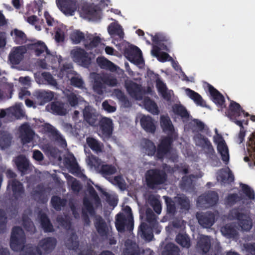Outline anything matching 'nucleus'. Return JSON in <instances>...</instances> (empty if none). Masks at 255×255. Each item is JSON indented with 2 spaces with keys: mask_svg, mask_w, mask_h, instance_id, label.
I'll list each match as a JSON object with an SVG mask.
<instances>
[{
  "mask_svg": "<svg viewBox=\"0 0 255 255\" xmlns=\"http://www.w3.org/2000/svg\"><path fill=\"white\" fill-rule=\"evenodd\" d=\"M25 238L22 230L19 227L13 229L10 247L15 252L20 251V255H42V253H49L55 248L57 241L54 238H47L41 240L37 248L30 245L23 246Z\"/></svg>",
  "mask_w": 255,
  "mask_h": 255,
  "instance_id": "obj_1",
  "label": "nucleus"
},
{
  "mask_svg": "<svg viewBox=\"0 0 255 255\" xmlns=\"http://www.w3.org/2000/svg\"><path fill=\"white\" fill-rule=\"evenodd\" d=\"M56 0L59 9L66 15H73L77 8L81 17L88 20L100 16V9L93 4L81 0Z\"/></svg>",
  "mask_w": 255,
  "mask_h": 255,
  "instance_id": "obj_2",
  "label": "nucleus"
},
{
  "mask_svg": "<svg viewBox=\"0 0 255 255\" xmlns=\"http://www.w3.org/2000/svg\"><path fill=\"white\" fill-rule=\"evenodd\" d=\"M230 218H237L238 220V226H236L234 224H228L221 228V232L222 235L227 238L234 237L237 235L240 229L243 231H248L252 228L253 223L251 218L247 215L240 213L237 209L231 211Z\"/></svg>",
  "mask_w": 255,
  "mask_h": 255,
  "instance_id": "obj_3",
  "label": "nucleus"
},
{
  "mask_svg": "<svg viewBox=\"0 0 255 255\" xmlns=\"http://www.w3.org/2000/svg\"><path fill=\"white\" fill-rule=\"evenodd\" d=\"M160 124L163 131L168 134L169 137L162 139L157 149V157L161 158L163 156L169 157L170 153V145L171 138H175L177 136L175 129L171 121L168 117L162 116L160 118Z\"/></svg>",
  "mask_w": 255,
  "mask_h": 255,
  "instance_id": "obj_4",
  "label": "nucleus"
},
{
  "mask_svg": "<svg viewBox=\"0 0 255 255\" xmlns=\"http://www.w3.org/2000/svg\"><path fill=\"white\" fill-rule=\"evenodd\" d=\"M67 100L69 105L71 107H74L78 103L83 102L85 109L83 111V116L85 121L90 125H94L98 121L97 115L95 110L91 107L87 106V103L80 96H77L74 93L67 94Z\"/></svg>",
  "mask_w": 255,
  "mask_h": 255,
  "instance_id": "obj_5",
  "label": "nucleus"
},
{
  "mask_svg": "<svg viewBox=\"0 0 255 255\" xmlns=\"http://www.w3.org/2000/svg\"><path fill=\"white\" fill-rule=\"evenodd\" d=\"M91 77L94 79L93 90L99 95L103 94L105 91L106 87L104 84L112 87L116 86L118 84L117 79L111 75L93 73Z\"/></svg>",
  "mask_w": 255,
  "mask_h": 255,
  "instance_id": "obj_6",
  "label": "nucleus"
},
{
  "mask_svg": "<svg viewBox=\"0 0 255 255\" xmlns=\"http://www.w3.org/2000/svg\"><path fill=\"white\" fill-rule=\"evenodd\" d=\"M198 246L207 255H220V249L218 242L208 236H201Z\"/></svg>",
  "mask_w": 255,
  "mask_h": 255,
  "instance_id": "obj_7",
  "label": "nucleus"
},
{
  "mask_svg": "<svg viewBox=\"0 0 255 255\" xmlns=\"http://www.w3.org/2000/svg\"><path fill=\"white\" fill-rule=\"evenodd\" d=\"M58 76L61 78L65 76V79H70L71 84L72 85L79 88H84V83L83 80L80 76L75 74L72 66L70 64L63 65L60 69Z\"/></svg>",
  "mask_w": 255,
  "mask_h": 255,
  "instance_id": "obj_8",
  "label": "nucleus"
},
{
  "mask_svg": "<svg viewBox=\"0 0 255 255\" xmlns=\"http://www.w3.org/2000/svg\"><path fill=\"white\" fill-rule=\"evenodd\" d=\"M124 212L126 214V215H124L123 214H119L117 215L116 226L120 232L123 231L126 228L130 230L133 226L131 209L128 206H126L124 208Z\"/></svg>",
  "mask_w": 255,
  "mask_h": 255,
  "instance_id": "obj_9",
  "label": "nucleus"
},
{
  "mask_svg": "<svg viewBox=\"0 0 255 255\" xmlns=\"http://www.w3.org/2000/svg\"><path fill=\"white\" fill-rule=\"evenodd\" d=\"M167 205V212L169 213H174L175 211V204L180 206L182 209L187 210L189 208V200L184 195H180L175 198L174 201H172L166 196L163 197Z\"/></svg>",
  "mask_w": 255,
  "mask_h": 255,
  "instance_id": "obj_10",
  "label": "nucleus"
},
{
  "mask_svg": "<svg viewBox=\"0 0 255 255\" xmlns=\"http://www.w3.org/2000/svg\"><path fill=\"white\" fill-rule=\"evenodd\" d=\"M70 56L78 64L86 67L91 61V57L85 50L79 47H75L71 50Z\"/></svg>",
  "mask_w": 255,
  "mask_h": 255,
  "instance_id": "obj_11",
  "label": "nucleus"
},
{
  "mask_svg": "<svg viewBox=\"0 0 255 255\" xmlns=\"http://www.w3.org/2000/svg\"><path fill=\"white\" fill-rule=\"evenodd\" d=\"M146 179L148 186L151 188H154L157 185L164 182L165 173L158 170H150L146 173Z\"/></svg>",
  "mask_w": 255,
  "mask_h": 255,
  "instance_id": "obj_12",
  "label": "nucleus"
},
{
  "mask_svg": "<svg viewBox=\"0 0 255 255\" xmlns=\"http://www.w3.org/2000/svg\"><path fill=\"white\" fill-rule=\"evenodd\" d=\"M214 142L217 145L218 153L220 154L222 160L225 164L229 162L230 156L228 146L221 134L213 136Z\"/></svg>",
  "mask_w": 255,
  "mask_h": 255,
  "instance_id": "obj_13",
  "label": "nucleus"
},
{
  "mask_svg": "<svg viewBox=\"0 0 255 255\" xmlns=\"http://www.w3.org/2000/svg\"><path fill=\"white\" fill-rule=\"evenodd\" d=\"M124 55L129 61L134 64L139 65L143 62L141 51L136 46H128L126 48Z\"/></svg>",
  "mask_w": 255,
  "mask_h": 255,
  "instance_id": "obj_14",
  "label": "nucleus"
},
{
  "mask_svg": "<svg viewBox=\"0 0 255 255\" xmlns=\"http://www.w3.org/2000/svg\"><path fill=\"white\" fill-rule=\"evenodd\" d=\"M26 51L27 49L25 46L13 47L8 56L10 63L12 65L19 64L23 59Z\"/></svg>",
  "mask_w": 255,
  "mask_h": 255,
  "instance_id": "obj_15",
  "label": "nucleus"
},
{
  "mask_svg": "<svg viewBox=\"0 0 255 255\" xmlns=\"http://www.w3.org/2000/svg\"><path fill=\"white\" fill-rule=\"evenodd\" d=\"M6 176L9 178H13L15 177V174L11 170L8 169L6 172ZM7 188L9 190H11L14 196L18 198L21 194L23 193V188L22 184L17 180L11 179L9 181Z\"/></svg>",
  "mask_w": 255,
  "mask_h": 255,
  "instance_id": "obj_16",
  "label": "nucleus"
},
{
  "mask_svg": "<svg viewBox=\"0 0 255 255\" xmlns=\"http://www.w3.org/2000/svg\"><path fill=\"white\" fill-rule=\"evenodd\" d=\"M151 78L155 81L157 89L162 97L165 100L169 101L173 95L172 91L167 90L165 84L160 79L157 75L151 73Z\"/></svg>",
  "mask_w": 255,
  "mask_h": 255,
  "instance_id": "obj_17",
  "label": "nucleus"
},
{
  "mask_svg": "<svg viewBox=\"0 0 255 255\" xmlns=\"http://www.w3.org/2000/svg\"><path fill=\"white\" fill-rule=\"evenodd\" d=\"M218 200L216 193L211 192L207 195L200 196L197 200V205L201 207H209L215 204Z\"/></svg>",
  "mask_w": 255,
  "mask_h": 255,
  "instance_id": "obj_18",
  "label": "nucleus"
},
{
  "mask_svg": "<svg viewBox=\"0 0 255 255\" xmlns=\"http://www.w3.org/2000/svg\"><path fill=\"white\" fill-rule=\"evenodd\" d=\"M125 87L131 97L136 100L141 99L143 92L139 85L130 80H127L125 82Z\"/></svg>",
  "mask_w": 255,
  "mask_h": 255,
  "instance_id": "obj_19",
  "label": "nucleus"
},
{
  "mask_svg": "<svg viewBox=\"0 0 255 255\" xmlns=\"http://www.w3.org/2000/svg\"><path fill=\"white\" fill-rule=\"evenodd\" d=\"M47 111L59 115H65L69 110V106L67 104L59 102H53L46 107Z\"/></svg>",
  "mask_w": 255,
  "mask_h": 255,
  "instance_id": "obj_20",
  "label": "nucleus"
},
{
  "mask_svg": "<svg viewBox=\"0 0 255 255\" xmlns=\"http://www.w3.org/2000/svg\"><path fill=\"white\" fill-rule=\"evenodd\" d=\"M97 63L101 68L109 70L111 72H117L119 73H121L123 72L119 67L104 57L97 58Z\"/></svg>",
  "mask_w": 255,
  "mask_h": 255,
  "instance_id": "obj_21",
  "label": "nucleus"
},
{
  "mask_svg": "<svg viewBox=\"0 0 255 255\" xmlns=\"http://www.w3.org/2000/svg\"><path fill=\"white\" fill-rule=\"evenodd\" d=\"M29 48L33 49L35 51L36 55L43 56L47 59H50L52 55L48 50L45 44L41 41L31 44L29 45Z\"/></svg>",
  "mask_w": 255,
  "mask_h": 255,
  "instance_id": "obj_22",
  "label": "nucleus"
},
{
  "mask_svg": "<svg viewBox=\"0 0 255 255\" xmlns=\"http://www.w3.org/2000/svg\"><path fill=\"white\" fill-rule=\"evenodd\" d=\"M196 217L199 223L204 228H209L214 223L215 216L210 212L197 213Z\"/></svg>",
  "mask_w": 255,
  "mask_h": 255,
  "instance_id": "obj_23",
  "label": "nucleus"
},
{
  "mask_svg": "<svg viewBox=\"0 0 255 255\" xmlns=\"http://www.w3.org/2000/svg\"><path fill=\"white\" fill-rule=\"evenodd\" d=\"M102 137L104 138L109 137L112 133L113 123L110 119L103 118L100 122Z\"/></svg>",
  "mask_w": 255,
  "mask_h": 255,
  "instance_id": "obj_24",
  "label": "nucleus"
},
{
  "mask_svg": "<svg viewBox=\"0 0 255 255\" xmlns=\"http://www.w3.org/2000/svg\"><path fill=\"white\" fill-rule=\"evenodd\" d=\"M33 135V131L27 124H23L19 128V136L23 144L29 142Z\"/></svg>",
  "mask_w": 255,
  "mask_h": 255,
  "instance_id": "obj_25",
  "label": "nucleus"
},
{
  "mask_svg": "<svg viewBox=\"0 0 255 255\" xmlns=\"http://www.w3.org/2000/svg\"><path fill=\"white\" fill-rule=\"evenodd\" d=\"M241 190L240 194L242 195L241 200H243L244 203L248 204L247 200H254L255 194L254 190L246 184H241Z\"/></svg>",
  "mask_w": 255,
  "mask_h": 255,
  "instance_id": "obj_26",
  "label": "nucleus"
},
{
  "mask_svg": "<svg viewBox=\"0 0 255 255\" xmlns=\"http://www.w3.org/2000/svg\"><path fill=\"white\" fill-rule=\"evenodd\" d=\"M140 122L141 126L146 131L153 133L155 131V123L150 116H142Z\"/></svg>",
  "mask_w": 255,
  "mask_h": 255,
  "instance_id": "obj_27",
  "label": "nucleus"
},
{
  "mask_svg": "<svg viewBox=\"0 0 255 255\" xmlns=\"http://www.w3.org/2000/svg\"><path fill=\"white\" fill-rule=\"evenodd\" d=\"M194 140L197 145L203 147L206 152L212 153L214 151L210 141L200 134H197L195 136Z\"/></svg>",
  "mask_w": 255,
  "mask_h": 255,
  "instance_id": "obj_28",
  "label": "nucleus"
},
{
  "mask_svg": "<svg viewBox=\"0 0 255 255\" xmlns=\"http://www.w3.org/2000/svg\"><path fill=\"white\" fill-rule=\"evenodd\" d=\"M37 102L40 105L51 100L54 97V93L51 91H39L35 93Z\"/></svg>",
  "mask_w": 255,
  "mask_h": 255,
  "instance_id": "obj_29",
  "label": "nucleus"
},
{
  "mask_svg": "<svg viewBox=\"0 0 255 255\" xmlns=\"http://www.w3.org/2000/svg\"><path fill=\"white\" fill-rule=\"evenodd\" d=\"M64 162L66 167L73 174H78L80 172L79 167L74 155L69 154L65 158Z\"/></svg>",
  "mask_w": 255,
  "mask_h": 255,
  "instance_id": "obj_30",
  "label": "nucleus"
},
{
  "mask_svg": "<svg viewBox=\"0 0 255 255\" xmlns=\"http://www.w3.org/2000/svg\"><path fill=\"white\" fill-rule=\"evenodd\" d=\"M217 179L221 183H226L233 181L234 180V176L231 172L230 169L227 167L220 170L218 173Z\"/></svg>",
  "mask_w": 255,
  "mask_h": 255,
  "instance_id": "obj_31",
  "label": "nucleus"
},
{
  "mask_svg": "<svg viewBox=\"0 0 255 255\" xmlns=\"http://www.w3.org/2000/svg\"><path fill=\"white\" fill-rule=\"evenodd\" d=\"M185 92L186 95L192 99L197 105L201 107L206 106L205 102L198 93L189 88L185 89Z\"/></svg>",
  "mask_w": 255,
  "mask_h": 255,
  "instance_id": "obj_32",
  "label": "nucleus"
},
{
  "mask_svg": "<svg viewBox=\"0 0 255 255\" xmlns=\"http://www.w3.org/2000/svg\"><path fill=\"white\" fill-rule=\"evenodd\" d=\"M86 163L91 170L97 172H99L103 164L100 159L93 155L88 156L86 159Z\"/></svg>",
  "mask_w": 255,
  "mask_h": 255,
  "instance_id": "obj_33",
  "label": "nucleus"
},
{
  "mask_svg": "<svg viewBox=\"0 0 255 255\" xmlns=\"http://www.w3.org/2000/svg\"><path fill=\"white\" fill-rule=\"evenodd\" d=\"M15 163L18 169L22 174H25L29 168V164L28 160L25 157L20 155L15 159Z\"/></svg>",
  "mask_w": 255,
  "mask_h": 255,
  "instance_id": "obj_34",
  "label": "nucleus"
},
{
  "mask_svg": "<svg viewBox=\"0 0 255 255\" xmlns=\"http://www.w3.org/2000/svg\"><path fill=\"white\" fill-rule=\"evenodd\" d=\"M10 35L16 44H22L26 40L25 34L22 31L17 28L11 30Z\"/></svg>",
  "mask_w": 255,
  "mask_h": 255,
  "instance_id": "obj_35",
  "label": "nucleus"
},
{
  "mask_svg": "<svg viewBox=\"0 0 255 255\" xmlns=\"http://www.w3.org/2000/svg\"><path fill=\"white\" fill-rule=\"evenodd\" d=\"M248 146L250 157H245L244 160L247 162L250 160H252L254 161L255 164V133L253 134L252 136L250 138L249 141L248 142Z\"/></svg>",
  "mask_w": 255,
  "mask_h": 255,
  "instance_id": "obj_36",
  "label": "nucleus"
},
{
  "mask_svg": "<svg viewBox=\"0 0 255 255\" xmlns=\"http://www.w3.org/2000/svg\"><path fill=\"white\" fill-rule=\"evenodd\" d=\"M142 151L149 156L153 155L156 151L154 143L147 139H144L141 142Z\"/></svg>",
  "mask_w": 255,
  "mask_h": 255,
  "instance_id": "obj_37",
  "label": "nucleus"
},
{
  "mask_svg": "<svg viewBox=\"0 0 255 255\" xmlns=\"http://www.w3.org/2000/svg\"><path fill=\"white\" fill-rule=\"evenodd\" d=\"M86 143L88 146L96 153L102 151L103 144L95 138L92 137H87Z\"/></svg>",
  "mask_w": 255,
  "mask_h": 255,
  "instance_id": "obj_38",
  "label": "nucleus"
},
{
  "mask_svg": "<svg viewBox=\"0 0 255 255\" xmlns=\"http://www.w3.org/2000/svg\"><path fill=\"white\" fill-rule=\"evenodd\" d=\"M151 53L152 56L156 57L161 62L172 60L171 57L167 53L159 51L157 46H153Z\"/></svg>",
  "mask_w": 255,
  "mask_h": 255,
  "instance_id": "obj_39",
  "label": "nucleus"
},
{
  "mask_svg": "<svg viewBox=\"0 0 255 255\" xmlns=\"http://www.w3.org/2000/svg\"><path fill=\"white\" fill-rule=\"evenodd\" d=\"M108 31L111 36L118 35L120 38H123L124 32L120 25L117 23H112L108 27Z\"/></svg>",
  "mask_w": 255,
  "mask_h": 255,
  "instance_id": "obj_40",
  "label": "nucleus"
},
{
  "mask_svg": "<svg viewBox=\"0 0 255 255\" xmlns=\"http://www.w3.org/2000/svg\"><path fill=\"white\" fill-rule=\"evenodd\" d=\"M95 224L98 232L102 235L106 234L109 231L108 225L100 217H96Z\"/></svg>",
  "mask_w": 255,
  "mask_h": 255,
  "instance_id": "obj_41",
  "label": "nucleus"
},
{
  "mask_svg": "<svg viewBox=\"0 0 255 255\" xmlns=\"http://www.w3.org/2000/svg\"><path fill=\"white\" fill-rule=\"evenodd\" d=\"M117 172L116 168L112 165L103 164L98 172L102 174V175L108 180L109 178H111L110 175L115 174Z\"/></svg>",
  "mask_w": 255,
  "mask_h": 255,
  "instance_id": "obj_42",
  "label": "nucleus"
},
{
  "mask_svg": "<svg viewBox=\"0 0 255 255\" xmlns=\"http://www.w3.org/2000/svg\"><path fill=\"white\" fill-rule=\"evenodd\" d=\"M209 90L213 102L217 105L222 106L224 102L223 96L213 87L210 86Z\"/></svg>",
  "mask_w": 255,
  "mask_h": 255,
  "instance_id": "obj_43",
  "label": "nucleus"
},
{
  "mask_svg": "<svg viewBox=\"0 0 255 255\" xmlns=\"http://www.w3.org/2000/svg\"><path fill=\"white\" fill-rule=\"evenodd\" d=\"M21 104H16L13 107L7 109V113L11 114L17 119H19L24 116V112L21 109Z\"/></svg>",
  "mask_w": 255,
  "mask_h": 255,
  "instance_id": "obj_44",
  "label": "nucleus"
},
{
  "mask_svg": "<svg viewBox=\"0 0 255 255\" xmlns=\"http://www.w3.org/2000/svg\"><path fill=\"white\" fill-rule=\"evenodd\" d=\"M143 104L145 108L153 114H158L159 110L156 104L148 98L144 99Z\"/></svg>",
  "mask_w": 255,
  "mask_h": 255,
  "instance_id": "obj_45",
  "label": "nucleus"
},
{
  "mask_svg": "<svg viewBox=\"0 0 255 255\" xmlns=\"http://www.w3.org/2000/svg\"><path fill=\"white\" fill-rule=\"evenodd\" d=\"M100 42V38L98 36H94L91 34H86V43L85 46L88 49H92L96 47Z\"/></svg>",
  "mask_w": 255,
  "mask_h": 255,
  "instance_id": "obj_46",
  "label": "nucleus"
},
{
  "mask_svg": "<svg viewBox=\"0 0 255 255\" xmlns=\"http://www.w3.org/2000/svg\"><path fill=\"white\" fill-rule=\"evenodd\" d=\"M86 35L79 30H74L70 35V39L73 43L78 44L82 41L86 43Z\"/></svg>",
  "mask_w": 255,
  "mask_h": 255,
  "instance_id": "obj_47",
  "label": "nucleus"
},
{
  "mask_svg": "<svg viewBox=\"0 0 255 255\" xmlns=\"http://www.w3.org/2000/svg\"><path fill=\"white\" fill-rule=\"evenodd\" d=\"M42 228L45 232L53 231V227L44 213H40L38 215Z\"/></svg>",
  "mask_w": 255,
  "mask_h": 255,
  "instance_id": "obj_48",
  "label": "nucleus"
},
{
  "mask_svg": "<svg viewBox=\"0 0 255 255\" xmlns=\"http://www.w3.org/2000/svg\"><path fill=\"white\" fill-rule=\"evenodd\" d=\"M172 111L176 115H179L182 118H186L188 116V113L185 108L180 104H176L172 107Z\"/></svg>",
  "mask_w": 255,
  "mask_h": 255,
  "instance_id": "obj_49",
  "label": "nucleus"
},
{
  "mask_svg": "<svg viewBox=\"0 0 255 255\" xmlns=\"http://www.w3.org/2000/svg\"><path fill=\"white\" fill-rule=\"evenodd\" d=\"M159 196L154 195H151L149 197L150 204L155 212L158 214H159L161 211V205L159 200Z\"/></svg>",
  "mask_w": 255,
  "mask_h": 255,
  "instance_id": "obj_50",
  "label": "nucleus"
},
{
  "mask_svg": "<svg viewBox=\"0 0 255 255\" xmlns=\"http://www.w3.org/2000/svg\"><path fill=\"white\" fill-rule=\"evenodd\" d=\"M152 39L155 44L153 46H157L158 47V50L159 51H161V50H168L166 45H165L164 44H162L160 43L161 41L163 40V38L161 34H156L154 36H152Z\"/></svg>",
  "mask_w": 255,
  "mask_h": 255,
  "instance_id": "obj_51",
  "label": "nucleus"
},
{
  "mask_svg": "<svg viewBox=\"0 0 255 255\" xmlns=\"http://www.w3.org/2000/svg\"><path fill=\"white\" fill-rule=\"evenodd\" d=\"M65 177L67 179L68 184L71 186L72 190L74 192H78L81 189V185L79 182L71 176L64 174Z\"/></svg>",
  "mask_w": 255,
  "mask_h": 255,
  "instance_id": "obj_52",
  "label": "nucleus"
},
{
  "mask_svg": "<svg viewBox=\"0 0 255 255\" xmlns=\"http://www.w3.org/2000/svg\"><path fill=\"white\" fill-rule=\"evenodd\" d=\"M176 240L183 247L188 248L190 246V240L186 234H178Z\"/></svg>",
  "mask_w": 255,
  "mask_h": 255,
  "instance_id": "obj_53",
  "label": "nucleus"
},
{
  "mask_svg": "<svg viewBox=\"0 0 255 255\" xmlns=\"http://www.w3.org/2000/svg\"><path fill=\"white\" fill-rule=\"evenodd\" d=\"M88 214L93 215V208L91 205V202L87 198L84 199V208L83 209V215L84 218L88 217Z\"/></svg>",
  "mask_w": 255,
  "mask_h": 255,
  "instance_id": "obj_54",
  "label": "nucleus"
},
{
  "mask_svg": "<svg viewBox=\"0 0 255 255\" xmlns=\"http://www.w3.org/2000/svg\"><path fill=\"white\" fill-rule=\"evenodd\" d=\"M66 26L61 24L57 28L55 34V39L57 41H61L64 39L65 34L67 32Z\"/></svg>",
  "mask_w": 255,
  "mask_h": 255,
  "instance_id": "obj_55",
  "label": "nucleus"
},
{
  "mask_svg": "<svg viewBox=\"0 0 255 255\" xmlns=\"http://www.w3.org/2000/svg\"><path fill=\"white\" fill-rule=\"evenodd\" d=\"M103 192V194L104 195L106 199L111 205L115 206L117 205L118 202V198L117 196L112 191H109L108 192L102 191Z\"/></svg>",
  "mask_w": 255,
  "mask_h": 255,
  "instance_id": "obj_56",
  "label": "nucleus"
},
{
  "mask_svg": "<svg viewBox=\"0 0 255 255\" xmlns=\"http://www.w3.org/2000/svg\"><path fill=\"white\" fill-rule=\"evenodd\" d=\"M66 245L69 249L76 250L78 245L77 236L73 234L72 236L66 241Z\"/></svg>",
  "mask_w": 255,
  "mask_h": 255,
  "instance_id": "obj_57",
  "label": "nucleus"
},
{
  "mask_svg": "<svg viewBox=\"0 0 255 255\" xmlns=\"http://www.w3.org/2000/svg\"><path fill=\"white\" fill-rule=\"evenodd\" d=\"M146 224L145 223H142L140 225V230L138 232V234L141 236V238L145 240L150 241L153 238V235L151 232L146 233L145 232Z\"/></svg>",
  "mask_w": 255,
  "mask_h": 255,
  "instance_id": "obj_58",
  "label": "nucleus"
},
{
  "mask_svg": "<svg viewBox=\"0 0 255 255\" xmlns=\"http://www.w3.org/2000/svg\"><path fill=\"white\" fill-rule=\"evenodd\" d=\"M231 111L235 117H239L241 114H244V111L242 110L239 104L235 102H231L230 106Z\"/></svg>",
  "mask_w": 255,
  "mask_h": 255,
  "instance_id": "obj_59",
  "label": "nucleus"
},
{
  "mask_svg": "<svg viewBox=\"0 0 255 255\" xmlns=\"http://www.w3.org/2000/svg\"><path fill=\"white\" fill-rule=\"evenodd\" d=\"M11 142V136L8 133H4L0 137V147L3 149L8 146Z\"/></svg>",
  "mask_w": 255,
  "mask_h": 255,
  "instance_id": "obj_60",
  "label": "nucleus"
},
{
  "mask_svg": "<svg viewBox=\"0 0 255 255\" xmlns=\"http://www.w3.org/2000/svg\"><path fill=\"white\" fill-rule=\"evenodd\" d=\"M51 203L53 207L57 210H60L61 207L65 204V201L61 200L57 196L53 197L51 199Z\"/></svg>",
  "mask_w": 255,
  "mask_h": 255,
  "instance_id": "obj_61",
  "label": "nucleus"
},
{
  "mask_svg": "<svg viewBox=\"0 0 255 255\" xmlns=\"http://www.w3.org/2000/svg\"><path fill=\"white\" fill-rule=\"evenodd\" d=\"M42 77L48 83V84L55 87L57 86V82L56 80L49 73L44 72L42 74Z\"/></svg>",
  "mask_w": 255,
  "mask_h": 255,
  "instance_id": "obj_62",
  "label": "nucleus"
},
{
  "mask_svg": "<svg viewBox=\"0 0 255 255\" xmlns=\"http://www.w3.org/2000/svg\"><path fill=\"white\" fill-rule=\"evenodd\" d=\"M108 180L113 184L119 186H123L125 184V181L121 176H115L114 178H109Z\"/></svg>",
  "mask_w": 255,
  "mask_h": 255,
  "instance_id": "obj_63",
  "label": "nucleus"
},
{
  "mask_svg": "<svg viewBox=\"0 0 255 255\" xmlns=\"http://www.w3.org/2000/svg\"><path fill=\"white\" fill-rule=\"evenodd\" d=\"M54 132L55 140L62 148H65L67 145L66 140L58 131H55Z\"/></svg>",
  "mask_w": 255,
  "mask_h": 255,
  "instance_id": "obj_64",
  "label": "nucleus"
}]
</instances>
